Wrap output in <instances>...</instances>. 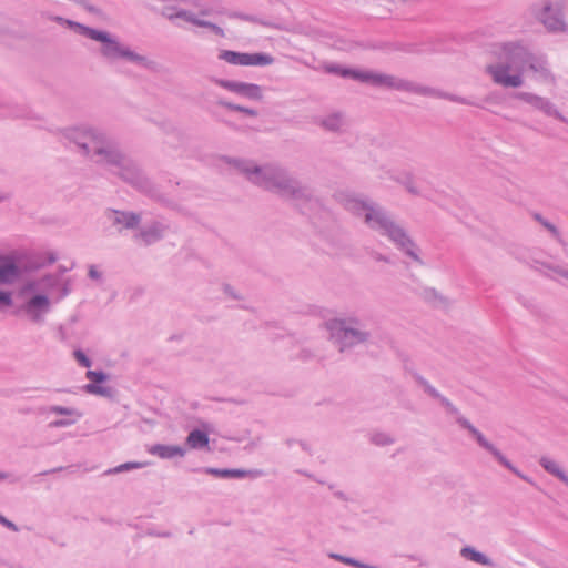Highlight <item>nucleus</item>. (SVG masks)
<instances>
[{"label":"nucleus","instance_id":"obj_27","mask_svg":"<svg viewBox=\"0 0 568 568\" xmlns=\"http://www.w3.org/2000/svg\"><path fill=\"white\" fill-rule=\"evenodd\" d=\"M338 122H339V120H338L337 118H333V119H331V120L326 123V125H328L331 129L335 130V129H337V128H338V126H337V123H338Z\"/></svg>","mask_w":568,"mask_h":568},{"label":"nucleus","instance_id":"obj_1","mask_svg":"<svg viewBox=\"0 0 568 568\" xmlns=\"http://www.w3.org/2000/svg\"><path fill=\"white\" fill-rule=\"evenodd\" d=\"M487 71L494 82L503 87L517 88L523 84L519 54H513L506 63L488 65Z\"/></svg>","mask_w":568,"mask_h":568},{"label":"nucleus","instance_id":"obj_17","mask_svg":"<svg viewBox=\"0 0 568 568\" xmlns=\"http://www.w3.org/2000/svg\"><path fill=\"white\" fill-rule=\"evenodd\" d=\"M85 390L90 394H95V395H105L106 394V389L104 387L93 385V384H88L85 386Z\"/></svg>","mask_w":568,"mask_h":568},{"label":"nucleus","instance_id":"obj_32","mask_svg":"<svg viewBox=\"0 0 568 568\" xmlns=\"http://www.w3.org/2000/svg\"><path fill=\"white\" fill-rule=\"evenodd\" d=\"M530 69H532V70H535V71H537V70H538V68H537L535 64H532V63L530 64Z\"/></svg>","mask_w":568,"mask_h":568},{"label":"nucleus","instance_id":"obj_4","mask_svg":"<svg viewBox=\"0 0 568 568\" xmlns=\"http://www.w3.org/2000/svg\"><path fill=\"white\" fill-rule=\"evenodd\" d=\"M341 74L344 77L349 75V77H353L361 81L369 82L375 85L388 87V88H399L400 87L399 82L396 79H394L390 75H385V74H381V73L356 72V71L343 70L341 72Z\"/></svg>","mask_w":568,"mask_h":568},{"label":"nucleus","instance_id":"obj_7","mask_svg":"<svg viewBox=\"0 0 568 568\" xmlns=\"http://www.w3.org/2000/svg\"><path fill=\"white\" fill-rule=\"evenodd\" d=\"M49 308V300L44 295H37L32 297L26 305V312L33 318L37 320L40 315L47 312Z\"/></svg>","mask_w":568,"mask_h":568},{"label":"nucleus","instance_id":"obj_24","mask_svg":"<svg viewBox=\"0 0 568 568\" xmlns=\"http://www.w3.org/2000/svg\"><path fill=\"white\" fill-rule=\"evenodd\" d=\"M207 473L213 474L215 476H221V477H230V475H231V471L227 469L226 470L209 469Z\"/></svg>","mask_w":568,"mask_h":568},{"label":"nucleus","instance_id":"obj_18","mask_svg":"<svg viewBox=\"0 0 568 568\" xmlns=\"http://www.w3.org/2000/svg\"><path fill=\"white\" fill-rule=\"evenodd\" d=\"M87 377L95 383H101L105 379V375L102 372L89 371Z\"/></svg>","mask_w":568,"mask_h":568},{"label":"nucleus","instance_id":"obj_5","mask_svg":"<svg viewBox=\"0 0 568 568\" xmlns=\"http://www.w3.org/2000/svg\"><path fill=\"white\" fill-rule=\"evenodd\" d=\"M222 87L225 89L243 94L247 98L260 100L262 99L261 88L256 84L252 83H242V82H230V81H221Z\"/></svg>","mask_w":568,"mask_h":568},{"label":"nucleus","instance_id":"obj_34","mask_svg":"<svg viewBox=\"0 0 568 568\" xmlns=\"http://www.w3.org/2000/svg\"><path fill=\"white\" fill-rule=\"evenodd\" d=\"M516 474H518L521 479H525V476L523 474H519L518 471Z\"/></svg>","mask_w":568,"mask_h":568},{"label":"nucleus","instance_id":"obj_6","mask_svg":"<svg viewBox=\"0 0 568 568\" xmlns=\"http://www.w3.org/2000/svg\"><path fill=\"white\" fill-rule=\"evenodd\" d=\"M19 277V270L9 256H0V284H11Z\"/></svg>","mask_w":568,"mask_h":568},{"label":"nucleus","instance_id":"obj_11","mask_svg":"<svg viewBox=\"0 0 568 568\" xmlns=\"http://www.w3.org/2000/svg\"><path fill=\"white\" fill-rule=\"evenodd\" d=\"M332 332L334 335L338 336V337H342L343 339H349V343H344V345H347V344H352L353 341H361V334L358 332H355L353 329H342V327H339V324H334L332 326Z\"/></svg>","mask_w":568,"mask_h":568},{"label":"nucleus","instance_id":"obj_31","mask_svg":"<svg viewBox=\"0 0 568 568\" xmlns=\"http://www.w3.org/2000/svg\"><path fill=\"white\" fill-rule=\"evenodd\" d=\"M344 562H347V564H351V565H355L357 566V564L351 559H344V558H341Z\"/></svg>","mask_w":568,"mask_h":568},{"label":"nucleus","instance_id":"obj_36","mask_svg":"<svg viewBox=\"0 0 568 568\" xmlns=\"http://www.w3.org/2000/svg\"><path fill=\"white\" fill-rule=\"evenodd\" d=\"M4 478V475L3 474H0V479Z\"/></svg>","mask_w":568,"mask_h":568},{"label":"nucleus","instance_id":"obj_12","mask_svg":"<svg viewBox=\"0 0 568 568\" xmlns=\"http://www.w3.org/2000/svg\"><path fill=\"white\" fill-rule=\"evenodd\" d=\"M540 464L547 471L555 475L556 477H558L560 480L568 485V477L564 474V471H561L557 463L548 458H541Z\"/></svg>","mask_w":568,"mask_h":568},{"label":"nucleus","instance_id":"obj_8","mask_svg":"<svg viewBox=\"0 0 568 568\" xmlns=\"http://www.w3.org/2000/svg\"><path fill=\"white\" fill-rule=\"evenodd\" d=\"M150 453L156 455L161 458H171L174 456H183L184 450L180 446H165V445H155L150 448Z\"/></svg>","mask_w":568,"mask_h":568},{"label":"nucleus","instance_id":"obj_33","mask_svg":"<svg viewBox=\"0 0 568 568\" xmlns=\"http://www.w3.org/2000/svg\"><path fill=\"white\" fill-rule=\"evenodd\" d=\"M516 474H518L521 479H525V476L523 474H519L518 471Z\"/></svg>","mask_w":568,"mask_h":568},{"label":"nucleus","instance_id":"obj_2","mask_svg":"<svg viewBox=\"0 0 568 568\" xmlns=\"http://www.w3.org/2000/svg\"><path fill=\"white\" fill-rule=\"evenodd\" d=\"M363 210L365 213V221L374 226L378 225L385 232L389 235L390 239H393L395 242H397L400 245H405V243L408 241L403 233V231L395 225H393L392 222H389L387 219H385L378 211L367 207L366 205H363Z\"/></svg>","mask_w":568,"mask_h":568},{"label":"nucleus","instance_id":"obj_19","mask_svg":"<svg viewBox=\"0 0 568 568\" xmlns=\"http://www.w3.org/2000/svg\"><path fill=\"white\" fill-rule=\"evenodd\" d=\"M12 304L11 294L0 291V306H10Z\"/></svg>","mask_w":568,"mask_h":568},{"label":"nucleus","instance_id":"obj_16","mask_svg":"<svg viewBox=\"0 0 568 568\" xmlns=\"http://www.w3.org/2000/svg\"><path fill=\"white\" fill-rule=\"evenodd\" d=\"M87 34L91 39L97 40V41H101V42L108 41V34L103 33V32H100V31H97V30L88 29L87 30Z\"/></svg>","mask_w":568,"mask_h":568},{"label":"nucleus","instance_id":"obj_26","mask_svg":"<svg viewBox=\"0 0 568 568\" xmlns=\"http://www.w3.org/2000/svg\"><path fill=\"white\" fill-rule=\"evenodd\" d=\"M471 432L476 435L477 437V440L485 447L487 448H490V446L488 445V443L484 439V437L481 436V434H479L477 430L475 429H471Z\"/></svg>","mask_w":568,"mask_h":568},{"label":"nucleus","instance_id":"obj_3","mask_svg":"<svg viewBox=\"0 0 568 568\" xmlns=\"http://www.w3.org/2000/svg\"><path fill=\"white\" fill-rule=\"evenodd\" d=\"M220 59L235 65H268L273 58L264 53H239L224 50L220 53Z\"/></svg>","mask_w":568,"mask_h":568},{"label":"nucleus","instance_id":"obj_28","mask_svg":"<svg viewBox=\"0 0 568 568\" xmlns=\"http://www.w3.org/2000/svg\"><path fill=\"white\" fill-rule=\"evenodd\" d=\"M230 471H231L230 476H232V477H243L246 474V471H244V470H230Z\"/></svg>","mask_w":568,"mask_h":568},{"label":"nucleus","instance_id":"obj_23","mask_svg":"<svg viewBox=\"0 0 568 568\" xmlns=\"http://www.w3.org/2000/svg\"><path fill=\"white\" fill-rule=\"evenodd\" d=\"M52 412L57 413V414H61V415H72L73 412L69 408H64V407H60V406H54L51 408Z\"/></svg>","mask_w":568,"mask_h":568},{"label":"nucleus","instance_id":"obj_14","mask_svg":"<svg viewBox=\"0 0 568 568\" xmlns=\"http://www.w3.org/2000/svg\"><path fill=\"white\" fill-rule=\"evenodd\" d=\"M462 552L475 562L483 564V565L489 564V560L483 554H480L471 548H464Z\"/></svg>","mask_w":568,"mask_h":568},{"label":"nucleus","instance_id":"obj_15","mask_svg":"<svg viewBox=\"0 0 568 568\" xmlns=\"http://www.w3.org/2000/svg\"><path fill=\"white\" fill-rule=\"evenodd\" d=\"M176 17L179 18H183L194 24H197V26H201V27H209V28H212L213 30H219V28L210 22H205V21H201V20H196L192 14L187 13L186 11H181L176 14Z\"/></svg>","mask_w":568,"mask_h":568},{"label":"nucleus","instance_id":"obj_22","mask_svg":"<svg viewBox=\"0 0 568 568\" xmlns=\"http://www.w3.org/2000/svg\"><path fill=\"white\" fill-rule=\"evenodd\" d=\"M77 359L83 365L84 367L90 366V361L87 358V356L81 352H75Z\"/></svg>","mask_w":568,"mask_h":568},{"label":"nucleus","instance_id":"obj_10","mask_svg":"<svg viewBox=\"0 0 568 568\" xmlns=\"http://www.w3.org/2000/svg\"><path fill=\"white\" fill-rule=\"evenodd\" d=\"M187 444L191 448L206 447L209 444V437L201 430H193L187 436Z\"/></svg>","mask_w":568,"mask_h":568},{"label":"nucleus","instance_id":"obj_21","mask_svg":"<svg viewBox=\"0 0 568 568\" xmlns=\"http://www.w3.org/2000/svg\"><path fill=\"white\" fill-rule=\"evenodd\" d=\"M0 524H2L3 526H6L7 528H9L13 531L18 530L17 526L12 521H10L6 517H3L1 514H0Z\"/></svg>","mask_w":568,"mask_h":568},{"label":"nucleus","instance_id":"obj_20","mask_svg":"<svg viewBox=\"0 0 568 568\" xmlns=\"http://www.w3.org/2000/svg\"><path fill=\"white\" fill-rule=\"evenodd\" d=\"M143 464H140V463H129V464H124V465H121L119 466L115 471H121V470H126V469H132V468H139V467H142Z\"/></svg>","mask_w":568,"mask_h":568},{"label":"nucleus","instance_id":"obj_35","mask_svg":"<svg viewBox=\"0 0 568 568\" xmlns=\"http://www.w3.org/2000/svg\"><path fill=\"white\" fill-rule=\"evenodd\" d=\"M516 474H518L521 479H525V476L523 474H519L518 471Z\"/></svg>","mask_w":568,"mask_h":568},{"label":"nucleus","instance_id":"obj_9","mask_svg":"<svg viewBox=\"0 0 568 568\" xmlns=\"http://www.w3.org/2000/svg\"><path fill=\"white\" fill-rule=\"evenodd\" d=\"M541 19H542L544 24L549 30L557 31V30H561L564 28V23H562L561 19L557 14H554V16L550 14L549 7H545Z\"/></svg>","mask_w":568,"mask_h":568},{"label":"nucleus","instance_id":"obj_25","mask_svg":"<svg viewBox=\"0 0 568 568\" xmlns=\"http://www.w3.org/2000/svg\"><path fill=\"white\" fill-rule=\"evenodd\" d=\"M231 109L233 110H237V111H241V112H244L246 114H250V115H255V111L253 110H248V109H245V108H242V106H237V105H229Z\"/></svg>","mask_w":568,"mask_h":568},{"label":"nucleus","instance_id":"obj_30","mask_svg":"<svg viewBox=\"0 0 568 568\" xmlns=\"http://www.w3.org/2000/svg\"><path fill=\"white\" fill-rule=\"evenodd\" d=\"M499 460L505 465L507 466L508 468H510L513 471L517 473L516 469H514L508 462H506L503 457L498 456Z\"/></svg>","mask_w":568,"mask_h":568},{"label":"nucleus","instance_id":"obj_13","mask_svg":"<svg viewBox=\"0 0 568 568\" xmlns=\"http://www.w3.org/2000/svg\"><path fill=\"white\" fill-rule=\"evenodd\" d=\"M104 48H103V53L108 57H115V55H130V53H128L126 51H124L123 49H121V47L119 45L118 42L115 41H112L108 38V41H104Z\"/></svg>","mask_w":568,"mask_h":568},{"label":"nucleus","instance_id":"obj_29","mask_svg":"<svg viewBox=\"0 0 568 568\" xmlns=\"http://www.w3.org/2000/svg\"><path fill=\"white\" fill-rule=\"evenodd\" d=\"M136 223H138V217H136V216H134V215H131V216L129 217L128 222H126V225H128V226H133V225H135Z\"/></svg>","mask_w":568,"mask_h":568}]
</instances>
